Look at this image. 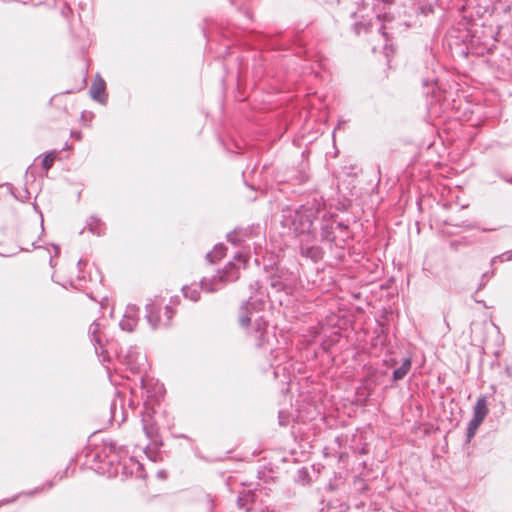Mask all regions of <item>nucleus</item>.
<instances>
[{
	"label": "nucleus",
	"instance_id": "obj_48",
	"mask_svg": "<svg viewBox=\"0 0 512 512\" xmlns=\"http://www.w3.org/2000/svg\"><path fill=\"white\" fill-rule=\"evenodd\" d=\"M488 276V272L483 273L482 278H485Z\"/></svg>",
	"mask_w": 512,
	"mask_h": 512
},
{
	"label": "nucleus",
	"instance_id": "obj_6",
	"mask_svg": "<svg viewBox=\"0 0 512 512\" xmlns=\"http://www.w3.org/2000/svg\"><path fill=\"white\" fill-rule=\"evenodd\" d=\"M296 284V276L286 268H276L270 276V286L276 292L291 294Z\"/></svg>",
	"mask_w": 512,
	"mask_h": 512
},
{
	"label": "nucleus",
	"instance_id": "obj_24",
	"mask_svg": "<svg viewBox=\"0 0 512 512\" xmlns=\"http://www.w3.org/2000/svg\"><path fill=\"white\" fill-rule=\"evenodd\" d=\"M481 423H482V421L472 417V419L469 421L468 426H467V433H466L467 441H470L475 436L476 431Z\"/></svg>",
	"mask_w": 512,
	"mask_h": 512
},
{
	"label": "nucleus",
	"instance_id": "obj_4",
	"mask_svg": "<svg viewBox=\"0 0 512 512\" xmlns=\"http://www.w3.org/2000/svg\"><path fill=\"white\" fill-rule=\"evenodd\" d=\"M317 214L318 209L314 204L301 205L292 217L291 225L294 231L298 234H307L308 238Z\"/></svg>",
	"mask_w": 512,
	"mask_h": 512
},
{
	"label": "nucleus",
	"instance_id": "obj_29",
	"mask_svg": "<svg viewBox=\"0 0 512 512\" xmlns=\"http://www.w3.org/2000/svg\"><path fill=\"white\" fill-rule=\"evenodd\" d=\"M511 260H512V250L506 251L498 256H495L494 258H492L491 263L493 264L496 261L506 262V261H511Z\"/></svg>",
	"mask_w": 512,
	"mask_h": 512
},
{
	"label": "nucleus",
	"instance_id": "obj_5",
	"mask_svg": "<svg viewBox=\"0 0 512 512\" xmlns=\"http://www.w3.org/2000/svg\"><path fill=\"white\" fill-rule=\"evenodd\" d=\"M117 359L125 365L132 373H142L146 369L147 359L138 347L130 346L121 349L117 354Z\"/></svg>",
	"mask_w": 512,
	"mask_h": 512
},
{
	"label": "nucleus",
	"instance_id": "obj_51",
	"mask_svg": "<svg viewBox=\"0 0 512 512\" xmlns=\"http://www.w3.org/2000/svg\"><path fill=\"white\" fill-rule=\"evenodd\" d=\"M485 285V283H481L478 289H482V287Z\"/></svg>",
	"mask_w": 512,
	"mask_h": 512
},
{
	"label": "nucleus",
	"instance_id": "obj_45",
	"mask_svg": "<svg viewBox=\"0 0 512 512\" xmlns=\"http://www.w3.org/2000/svg\"><path fill=\"white\" fill-rule=\"evenodd\" d=\"M344 123H345V121H339V122H338V125H337V127H336V129H337V128H340V127H341V125H343Z\"/></svg>",
	"mask_w": 512,
	"mask_h": 512
},
{
	"label": "nucleus",
	"instance_id": "obj_9",
	"mask_svg": "<svg viewBox=\"0 0 512 512\" xmlns=\"http://www.w3.org/2000/svg\"><path fill=\"white\" fill-rule=\"evenodd\" d=\"M300 254L313 262H318L323 258L324 252L320 246L311 243L308 239H302L300 242Z\"/></svg>",
	"mask_w": 512,
	"mask_h": 512
},
{
	"label": "nucleus",
	"instance_id": "obj_10",
	"mask_svg": "<svg viewBox=\"0 0 512 512\" xmlns=\"http://www.w3.org/2000/svg\"><path fill=\"white\" fill-rule=\"evenodd\" d=\"M253 230L251 228H236L229 232L226 239L234 246H243L246 240L252 237Z\"/></svg>",
	"mask_w": 512,
	"mask_h": 512
},
{
	"label": "nucleus",
	"instance_id": "obj_41",
	"mask_svg": "<svg viewBox=\"0 0 512 512\" xmlns=\"http://www.w3.org/2000/svg\"><path fill=\"white\" fill-rule=\"evenodd\" d=\"M17 498H18V496H14V497H13L12 499H10V500L0 501V505L7 504V503H10V502H13V501H15Z\"/></svg>",
	"mask_w": 512,
	"mask_h": 512
},
{
	"label": "nucleus",
	"instance_id": "obj_12",
	"mask_svg": "<svg viewBox=\"0 0 512 512\" xmlns=\"http://www.w3.org/2000/svg\"><path fill=\"white\" fill-rule=\"evenodd\" d=\"M138 323L137 309L135 306H128L119 326L123 331L132 332Z\"/></svg>",
	"mask_w": 512,
	"mask_h": 512
},
{
	"label": "nucleus",
	"instance_id": "obj_34",
	"mask_svg": "<svg viewBox=\"0 0 512 512\" xmlns=\"http://www.w3.org/2000/svg\"><path fill=\"white\" fill-rule=\"evenodd\" d=\"M463 34H464V35H463L461 38H462V42L464 43V42H465V38H467V37H468V31H466V30H465V31H463ZM461 53H462L463 55H465V56H466V55H468V48H467V46H465L464 44L462 45Z\"/></svg>",
	"mask_w": 512,
	"mask_h": 512
},
{
	"label": "nucleus",
	"instance_id": "obj_47",
	"mask_svg": "<svg viewBox=\"0 0 512 512\" xmlns=\"http://www.w3.org/2000/svg\"><path fill=\"white\" fill-rule=\"evenodd\" d=\"M278 367H279V365H276V370L274 371V375H275V377H277V376H278V371H277V368H278Z\"/></svg>",
	"mask_w": 512,
	"mask_h": 512
},
{
	"label": "nucleus",
	"instance_id": "obj_8",
	"mask_svg": "<svg viewBox=\"0 0 512 512\" xmlns=\"http://www.w3.org/2000/svg\"><path fill=\"white\" fill-rule=\"evenodd\" d=\"M100 329H101V324L97 320H94L89 328V336H90L91 342L94 345L95 353L99 357H102L100 359V361L105 363L107 361H110V356L108 355V352L103 349V344H102L101 336H100Z\"/></svg>",
	"mask_w": 512,
	"mask_h": 512
},
{
	"label": "nucleus",
	"instance_id": "obj_52",
	"mask_svg": "<svg viewBox=\"0 0 512 512\" xmlns=\"http://www.w3.org/2000/svg\"><path fill=\"white\" fill-rule=\"evenodd\" d=\"M255 286H256V288H255V289H258V288H259V284H258V282H255Z\"/></svg>",
	"mask_w": 512,
	"mask_h": 512
},
{
	"label": "nucleus",
	"instance_id": "obj_25",
	"mask_svg": "<svg viewBox=\"0 0 512 512\" xmlns=\"http://www.w3.org/2000/svg\"><path fill=\"white\" fill-rule=\"evenodd\" d=\"M143 431L145 432L146 436L151 440H155L156 437L158 436V429H157L155 422H153V423L145 422Z\"/></svg>",
	"mask_w": 512,
	"mask_h": 512
},
{
	"label": "nucleus",
	"instance_id": "obj_14",
	"mask_svg": "<svg viewBox=\"0 0 512 512\" xmlns=\"http://www.w3.org/2000/svg\"><path fill=\"white\" fill-rule=\"evenodd\" d=\"M105 88H106L105 81L101 77L97 76V78L94 80V82L90 86L91 97L100 103H105L106 102Z\"/></svg>",
	"mask_w": 512,
	"mask_h": 512
},
{
	"label": "nucleus",
	"instance_id": "obj_18",
	"mask_svg": "<svg viewBox=\"0 0 512 512\" xmlns=\"http://www.w3.org/2000/svg\"><path fill=\"white\" fill-rule=\"evenodd\" d=\"M88 230L97 236L104 234L105 225L95 216H91L87 222Z\"/></svg>",
	"mask_w": 512,
	"mask_h": 512
},
{
	"label": "nucleus",
	"instance_id": "obj_3",
	"mask_svg": "<svg viewBox=\"0 0 512 512\" xmlns=\"http://www.w3.org/2000/svg\"><path fill=\"white\" fill-rule=\"evenodd\" d=\"M145 310L147 322L153 329L168 327L175 314L169 305L163 307V300L160 297H155L148 302Z\"/></svg>",
	"mask_w": 512,
	"mask_h": 512
},
{
	"label": "nucleus",
	"instance_id": "obj_35",
	"mask_svg": "<svg viewBox=\"0 0 512 512\" xmlns=\"http://www.w3.org/2000/svg\"><path fill=\"white\" fill-rule=\"evenodd\" d=\"M61 14L63 17L68 18L72 14V9L70 8V6L65 4L61 10Z\"/></svg>",
	"mask_w": 512,
	"mask_h": 512
},
{
	"label": "nucleus",
	"instance_id": "obj_11",
	"mask_svg": "<svg viewBox=\"0 0 512 512\" xmlns=\"http://www.w3.org/2000/svg\"><path fill=\"white\" fill-rule=\"evenodd\" d=\"M351 17L355 20L353 29L356 34L371 31L373 17L362 14L360 9L357 12H353Z\"/></svg>",
	"mask_w": 512,
	"mask_h": 512
},
{
	"label": "nucleus",
	"instance_id": "obj_20",
	"mask_svg": "<svg viewBox=\"0 0 512 512\" xmlns=\"http://www.w3.org/2000/svg\"><path fill=\"white\" fill-rule=\"evenodd\" d=\"M226 251V247L223 244H216L211 252L206 254V259L210 263H214L216 260L221 259Z\"/></svg>",
	"mask_w": 512,
	"mask_h": 512
},
{
	"label": "nucleus",
	"instance_id": "obj_27",
	"mask_svg": "<svg viewBox=\"0 0 512 512\" xmlns=\"http://www.w3.org/2000/svg\"><path fill=\"white\" fill-rule=\"evenodd\" d=\"M338 340V334L335 333L332 337L330 338H327V339H324L322 342H321V349L325 352V353H328L330 351V349L335 345V343L337 342Z\"/></svg>",
	"mask_w": 512,
	"mask_h": 512
},
{
	"label": "nucleus",
	"instance_id": "obj_44",
	"mask_svg": "<svg viewBox=\"0 0 512 512\" xmlns=\"http://www.w3.org/2000/svg\"><path fill=\"white\" fill-rule=\"evenodd\" d=\"M84 263H85V262H84L82 259H79V260H78L77 265H78V267L80 268V267H81V265H83Z\"/></svg>",
	"mask_w": 512,
	"mask_h": 512
},
{
	"label": "nucleus",
	"instance_id": "obj_50",
	"mask_svg": "<svg viewBox=\"0 0 512 512\" xmlns=\"http://www.w3.org/2000/svg\"><path fill=\"white\" fill-rule=\"evenodd\" d=\"M50 265L53 266V259L50 257Z\"/></svg>",
	"mask_w": 512,
	"mask_h": 512
},
{
	"label": "nucleus",
	"instance_id": "obj_40",
	"mask_svg": "<svg viewBox=\"0 0 512 512\" xmlns=\"http://www.w3.org/2000/svg\"><path fill=\"white\" fill-rule=\"evenodd\" d=\"M140 382H141V388L142 389H146L147 388V385H148V381L145 380L143 377L140 378Z\"/></svg>",
	"mask_w": 512,
	"mask_h": 512
},
{
	"label": "nucleus",
	"instance_id": "obj_2",
	"mask_svg": "<svg viewBox=\"0 0 512 512\" xmlns=\"http://www.w3.org/2000/svg\"><path fill=\"white\" fill-rule=\"evenodd\" d=\"M237 279L238 266L233 261H229L222 270L217 271L211 278H202L199 285L192 284L183 286L182 292L185 298L196 302L200 298V289L208 293L216 292L220 290L224 284Z\"/></svg>",
	"mask_w": 512,
	"mask_h": 512
},
{
	"label": "nucleus",
	"instance_id": "obj_31",
	"mask_svg": "<svg viewBox=\"0 0 512 512\" xmlns=\"http://www.w3.org/2000/svg\"><path fill=\"white\" fill-rule=\"evenodd\" d=\"M53 485H54L53 481H47L43 486L37 487L36 489L31 490V491H29V492H27L25 494L31 496V495H34L37 492L43 491L44 489H50V488L53 487Z\"/></svg>",
	"mask_w": 512,
	"mask_h": 512
},
{
	"label": "nucleus",
	"instance_id": "obj_16",
	"mask_svg": "<svg viewBox=\"0 0 512 512\" xmlns=\"http://www.w3.org/2000/svg\"><path fill=\"white\" fill-rule=\"evenodd\" d=\"M489 413L488 403L486 396L482 395L478 398L474 409H473V418L478 419L480 421H484L486 416Z\"/></svg>",
	"mask_w": 512,
	"mask_h": 512
},
{
	"label": "nucleus",
	"instance_id": "obj_21",
	"mask_svg": "<svg viewBox=\"0 0 512 512\" xmlns=\"http://www.w3.org/2000/svg\"><path fill=\"white\" fill-rule=\"evenodd\" d=\"M307 167V164L302 163L300 168L296 171V174L292 176L291 179L297 184L306 183L310 178V175L307 171Z\"/></svg>",
	"mask_w": 512,
	"mask_h": 512
},
{
	"label": "nucleus",
	"instance_id": "obj_17",
	"mask_svg": "<svg viewBox=\"0 0 512 512\" xmlns=\"http://www.w3.org/2000/svg\"><path fill=\"white\" fill-rule=\"evenodd\" d=\"M412 365L411 358H405L400 367L395 369L392 374L394 381L402 380L410 371Z\"/></svg>",
	"mask_w": 512,
	"mask_h": 512
},
{
	"label": "nucleus",
	"instance_id": "obj_28",
	"mask_svg": "<svg viewBox=\"0 0 512 512\" xmlns=\"http://www.w3.org/2000/svg\"><path fill=\"white\" fill-rule=\"evenodd\" d=\"M290 413L288 411L281 410L278 413V422L280 426H287L290 422Z\"/></svg>",
	"mask_w": 512,
	"mask_h": 512
},
{
	"label": "nucleus",
	"instance_id": "obj_19",
	"mask_svg": "<svg viewBox=\"0 0 512 512\" xmlns=\"http://www.w3.org/2000/svg\"><path fill=\"white\" fill-rule=\"evenodd\" d=\"M255 500V492L248 491L238 496L237 503L240 508H244L246 511H249L251 508L248 506V503H253Z\"/></svg>",
	"mask_w": 512,
	"mask_h": 512
},
{
	"label": "nucleus",
	"instance_id": "obj_39",
	"mask_svg": "<svg viewBox=\"0 0 512 512\" xmlns=\"http://www.w3.org/2000/svg\"><path fill=\"white\" fill-rule=\"evenodd\" d=\"M335 227L339 228L340 230H347L348 226L344 222H337L335 223Z\"/></svg>",
	"mask_w": 512,
	"mask_h": 512
},
{
	"label": "nucleus",
	"instance_id": "obj_13",
	"mask_svg": "<svg viewBox=\"0 0 512 512\" xmlns=\"http://www.w3.org/2000/svg\"><path fill=\"white\" fill-rule=\"evenodd\" d=\"M259 299L254 300V296H250L248 301L240 307L239 324L241 327L247 328L251 322L252 312L250 308L254 309L256 302Z\"/></svg>",
	"mask_w": 512,
	"mask_h": 512
},
{
	"label": "nucleus",
	"instance_id": "obj_37",
	"mask_svg": "<svg viewBox=\"0 0 512 512\" xmlns=\"http://www.w3.org/2000/svg\"><path fill=\"white\" fill-rule=\"evenodd\" d=\"M456 32H457L456 30L449 31V33H448L449 45L453 44V41H452L453 38H458V36L454 35Z\"/></svg>",
	"mask_w": 512,
	"mask_h": 512
},
{
	"label": "nucleus",
	"instance_id": "obj_46",
	"mask_svg": "<svg viewBox=\"0 0 512 512\" xmlns=\"http://www.w3.org/2000/svg\"><path fill=\"white\" fill-rule=\"evenodd\" d=\"M279 352H280V350H279V349H277V350H273V349H271V353H272V354H274V353H277V354H278Z\"/></svg>",
	"mask_w": 512,
	"mask_h": 512
},
{
	"label": "nucleus",
	"instance_id": "obj_33",
	"mask_svg": "<svg viewBox=\"0 0 512 512\" xmlns=\"http://www.w3.org/2000/svg\"><path fill=\"white\" fill-rule=\"evenodd\" d=\"M141 422H142V426L144 427L145 426V422L146 423H153L154 420H153V417L152 415L150 414V412H144L142 414V419H141Z\"/></svg>",
	"mask_w": 512,
	"mask_h": 512
},
{
	"label": "nucleus",
	"instance_id": "obj_49",
	"mask_svg": "<svg viewBox=\"0 0 512 512\" xmlns=\"http://www.w3.org/2000/svg\"><path fill=\"white\" fill-rule=\"evenodd\" d=\"M179 437H181V438H185V439H188V436H186V435H184V434L180 435Z\"/></svg>",
	"mask_w": 512,
	"mask_h": 512
},
{
	"label": "nucleus",
	"instance_id": "obj_36",
	"mask_svg": "<svg viewBox=\"0 0 512 512\" xmlns=\"http://www.w3.org/2000/svg\"><path fill=\"white\" fill-rule=\"evenodd\" d=\"M432 84H436V78H431V79L427 78V79H423L422 80V85L424 87H428V86H430Z\"/></svg>",
	"mask_w": 512,
	"mask_h": 512
},
{
	"label": "nucleus",
	"instance_id": "obj_22",
	"mask_svg": "<svg viewBox=\"0 0 512 512\" xmlns=\"http://www.w3.org/2000/svg\"><path fill=\"white\" fill-rule=\"evenodd\" d=\"M379 2H383V5L386 6V5H389L392 3V0H374V7H373V11H374V18L377 22H383L386 20V13H383L381 14L380 13V9L378 8L379 6ZM383 9H385V7H383Z\"/></svg>",
	"mask_w": 512,
	"mask_h": 512
},
{
	"label": "nucleus",
	"instance_id": "obj_30",
	"mask_svg": "<svg viewBox=\"0 0 512 512\" xmlns=\"http://www.w3.org/2000/svg\"><path fill=\"white\" fill-rule=\"evenodd\" d=\"M234 259L239 263V265H243L245 267L249 256L247 253L240 251L235 254Z\"/></svg>",
	"mask_w": 512,
	"mask_h": 512
},
{
	"label": "nucleus",
	"instance_id": "obj_38",
	"mask_svg": "<svg viewBox=\"0 0 512 512\" xmlns=\"http://www.w3.org/2000/svg\"><path fill=\"white\" fill-rule=\"evenodd\" d=\"M386 30V26L385 25H381L379 28H378V31L382 34V36L387 40L388 39V34L387 32L385 31Z\"/></svg>",
	"mask_w": 512,
	"mask_h": 512
},
{
	"label": "nucleus",
	"instance_id": "obj_32",
	"mask_svg": "<svg viewBox=\"0 0 512 512\" xmlns=\"http://www.w3.org/2000/svg\"><path fill=\"white\" fill-rule=\"evenodd\" d=\"M494 174L496 176H498L500 179H502L503 181H505V182H507L509 184H512V176H509L508 174L503 173L500 170H495Z\"/></svg>",
	"mask_w": 512,
	"mask_h": 512
},
{
	"label": "nucleus",
	"instance_id": "obj_42",
	"mask_svg": "<svg viewBox=\"0 0 512 512\" xmlns=\"http://www.w3.org/2000/svg\"><path fill=\"white\" fill-rule=\"evenodd\" d=\"M158 477L162 478V479L166 478V472L165 471H159L158 472Z\"/></svg>",
	"mask_w": 512,
	"mask_h": 512
},
{
	"label": "nucleus",
	"instance_id": "obj_23",
	"mask_svg": "<svg viewBox=\"0 0 512 512\" xmlns=\"http://www.w3.org/2000/svg\"><path fill=\"white\" fill-rule=\"evenodd\" d=\"M310 475L309 470L306 467H302L297 471V474L295 476V482L305 486L310 483Z\"/></svg>",
	"mask_w": 512,
	"mask_h": 512
},
{
	"label": "nucleus",
	"instance_id": "obj_1",
	"mask_svg": "<svg viewBox=\"0 0 512 512\" xmlns=\"http://www.w3.org/2000/svg\"><path fill=\"white\" fill-rule=\"evenodd\" d=\"M126 446L118 445L117 442L108 438L102 441L101 447L91 451L89 457L97 464L95 469L108 476L123 475L143 476L142 464L134 457L129 456Z\"/></svg>",
	"mask_w": 512,
	"mask_h": 512
},
{
	"label": "nucleus",
	"instance_id": "obj_26",
	"mask_svg": "<svg viewBox=\"0 0 512 512\" xmlns=\"http://www.w3.org/2000/svg\"><path fill=\"white\" fill-rule=\"evenodd\" d=\"M57 154L58 153L56 151H51L44 156V158L42 160V167L45 170H49L53 166V163L57 157Z\"/></svg>",
	"mask_w": 512,
	"mask_h": 512
},
{
	"label": "nucleus",
	"instance_id": "obj_15",
	"mask_svg": "<svg viewBox=\"0 0 512 512\" xmlns=\"http://www.w3.org/2000/svg\"><path fill=\"white\" fill-rule=\"evenodd\" d=\"M335 223H336V220L333 217L324 218L322 220L321 238L323 241H328V242L335 241V235H334Z\"/></svg>",
	"mask_w": 512,
	"mask_h": 512
},
{
	"label": "nucleus",
	"instance_id": "obj_7",
	"mask_svg": "<svg viewBox=\"0 0 512 512\" xmlns=\"http://www.w3.org/2000/svg\"><path fill=\"white\" fill-rule=\"evenodd\" d=\"M250 336L254 339L255 345L258 348H263L273 338V335L268 331V322L262 316L254 319Z\"/></svg>",
	"mask_w": 512,
	"mask_h": 512
},
{
	"label": "nucleus",
	"instance_id": "obj_43",
	"mask_svg": "<svg viewBox=\"0 0 512 512\" xmlns=\"http://www.w3.org/2000/svg\"><path fill=\"white\" fill-rule=\"evenodd\" d=\"M54 249H55V255L58 256L59 253H60V248L59 246H54Z\"/></svg>",
	"mask_w": 512,
	"mask_h": 512
}]
</instances>
